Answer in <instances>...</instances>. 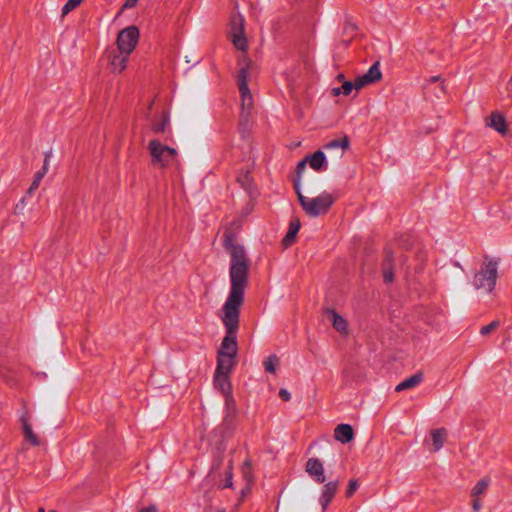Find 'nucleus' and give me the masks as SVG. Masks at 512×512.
<instances>
[{"label":"nucleus","mask_w":512,"mask_h":512,"mask_svg":"<svg viewBox=\"0 0 512 512\" xmlns=\"http://www.w3.org/2000/svg\"><path fill=\"white\" fill-rule=\"evenodd\" d=\"M230 255L229 277L231 285L220 314L226 328V336L218 351L219 356H236V332L239 327V313L244 303V294L248 284L249 259L244 247L231 245Z\"/></svg>","instance_id":"obj_1"},{"label":"nucleus","mask_w":512,"mask_h":512,"mask_svg":"<svg viewBox=\"0 0 512 512\" xmlns=\"http://www.w3.org/2000/svg\"><path fill=\"white\" fill-rule=\"evenodd\" d=\"M498 267L499 262L497 260L485 257L479 270L473 276V287L484 293L492 292L498 277Z\"/></svg>","instance_id":"obj_2"},{"label":"nucleus","mask_w":512,"mask_h":512,"mask_svg":"<svg viewBox=\"0 0 512 512\" xmlns=\"http://www.w3.org/2000/svg\"><path fill=\"white\" fill-rule=\"evenodd\" d=\"M381 78H382V73L380 70V64H379V62H375L365 74L357 77L354 82L345 81V82H343L341 87L333 88L332 94L334 96H338L340 94L348 96L351 94L353 89L360 90L370 84H374V83L380 81Z\"/></svg>","instance_id":"obj_3"},{"label":"nucleus","mask_w":512,"mask_h":512,"mask_svg":"<svg viewBox=\"0 0 512 512\" xmlns=\"http://www.w3.org/2000/svg\"><path fill=\"white\" fill-rule=\"evenodd\" d=\"M295 189L302 208L306 214L312 217L326 214L335 201V198L327 192H323L315 198H309L299 191L297 184L295 185Z\"/></svg>","instance_id":"obj_4"},{"label":"nucleus","mask_w":512,"mask_h":512,"mask_svg":"<svg viewBox=\"0 0 512 512\" xmlns=\"http://www.w3.org/2000/svg\"><path fill=\"white\" fill-rule=\"evenodd\" d=\"M247 75L248 71H246L245 68L240 69L238 74V87L241 97L242 112L240 116L239 130L243 137L248 130L250 113L253 106L252 94L247 84Z\"/></svg>","instance_id":"obj_5"},{"label":"nucleus","mask_w":512,"mask_h":512,"mask_svg":"<svg viewBox=\"0 0 512 512\" xmlns=\"http://www.w3.org/2000/svg\"><path fill=\"white\" fill-rule=\"evenodd\" d=\"M148 150L154 166L168 168L178 165V153L174 148L164 145L158 140H151Z\"/></svg>","instance_id":"obj_6"},{"label":"nucleus","mask_w":512,"mask_h":512,"mask_svg":"<svg viewBox=\"0 0 512 512\" xmlns=\"http://www.w3.org/2000/svg\"><path fill=\"white\" fill-rule=\"evenodd\" d=\"M139 29L131 25L118 33L116 44L119 50L131 54L139 40Z\"/></svg>","instance_id":"obj_7"},{"label":"nucleus","mask_w":512,"mask_h":512,"mask_svg":"<svg viewBox=\"0 0 512 512\" xmlns=\"http://www.w3.org/2000/svg\"><path fill=\"white\" fill-rule=\"evenodd\" d=\"M230 36L234 46L241 51L247 47V41L244 36V18L242 15H233L230 22Z\"/></svg>","instance_id":"obj_8"},{"label":"nucleus","mask_w":512,"mask_h":512,"mask_svg":"<svg viewBox=\"0 0 512 512\" xmlns=\"http://www.w3.org/2000/svg\"><path fill=\"white\" fill-rule=\"evenodd\" d=\"M130 54H126L118 48H112L107 52L109 70L114 74L122 73L127 66Z\"/></svg>","instance_id":"obj_9"},{"label":"nucleus","mask_w":512,"mask_h":512,"mask_svg":"<svg viewBox=\"0 0 512 512\" xmlns=\"http://www.w3.org/2000/svg\"><path fill=\"white\" fill-rule=\"evenodd\" d=\"M338 487V481H329L322 487L319 497V503L321 505L322 512H325L328 508L338 490Z\"/></svg>","instance_id":"obj_10"},{"label":"nucleus","mask_w":512,"mask_h":512,"mask_svg":"<svg viewBox=\"0 0 512 512\" xmlns=\"http://www.w3.org/2000/svg\"><path fill=\"white\" fill-rule=\"evenodd\" d=\"M306 472L316 483L325 482L324 466L318 458H310L306 463Z\"/></svg>","instance_id":"obj_11"},{"label":"nucleus","mask_w":512,"mask_h":512,"mask_svg":"<svg viewBox=\"0 0 512 512\" xmlns=\"http://www.w3.org/2000/svg\"><path fill=\"white\" fill-rule=\"evenodd\" d=\"M486 125L501 135L508 133V126L505 117L499 112H493L487 119Z\"/></svg>","instance_id":"obj_12"},{"label":"nucleus","mask_w":512,"mask_h":512,"mask_svg":"<svg viewBox=\"0 0 512 512\" xmlns=\"http://www.w3.org/2000/svg\"><path fill=\"white\" fill-rule=\"evenodd\" d=\"M447 438V431L444 428L435 429L431 432V441L429 442V450L431 452L439 451Z\"/></svg>","instance_id":"obj_13"},{"label":"nucleus","mask_w":512,"mask_h":512,"mask_svg":"<svg viewBox=\"0 0 512 512\" xmlns=\"http://www.w3.org/2000/svg\"><path fill=\"white\" fill-rule=\"evenodd\" d=\"M169 125V115L162 110L151 119V129L155 133H164Z\"/></svg>","instance_id":"obj_14"},{"label":"nucleus","mask_w":512,"mask_h":512,"mask_svg":"<svg viewBox=\"0 0 512 512\" xmlns=\"http://www.w3.org/2000/svg\"><path fill=\"white\" fill-rule=\"evenodd\" d=\"M214 386L221 391L223 396L232 394V386L229 381V374L215 372Z\"/></svg>","instance_id":"obj_15"},{"label":"nucleus","mask_w":512,"mask_h":512,"mask_svg":"<svg viewBox=\"0 0 512 512\" xmlns=\"http://www.w3.org/2000/svg\"><path fill=\"white\" fill-rule=\"evenodd\" d=\"M334 437L343 444L349 443L354 438L353 428L349 424H339L334 430Z\"/></svg>","instance_id":"obj_16"},{"label":"nucleus","mask_w":512,"mask_h":512,"mask_svg":"<svg viewBox=\"0 0 512 512\" xmlns=\"http://www.w3.org/2000/svg\"><path fill=\"white\" fill-rule=\"evenodd\" d=\"M225 408H224V422L231 423L237 414L236 401L232 394L224 396Z\"/></svg>","instance_id":"obj_17"},{"label":"nucleus","mask_w":512,"mask_h":512,"mask_svg":"<svg viewBox=\"0 0 512 512\" xmlns=\"http://www.w3.org/2000/svg\"><path fill=\"white\" fill-rule=\"evenodd\" d=\"M327 318L339 333L346 334L348 332L347 321L334 310H329L327 312Z\"/></svg>","instance_id":"obj_18"},{"label":"nucleus","mask_w":512,"mask_h":512,"mask_svg":"<svg viewBox=\"0 0 512 512\" xmlns=\"http://www.w3.org/2000/svg\"><path fill=\"white\" fill-rule=\"evenodd\" d=\"M235 356H219L217 358L216 372L230 374L235 365Z\"/></svg>","instance_id":"obj_19"},{"label":"nucleus","mask_w":512,"mask_h":512,"mask_svg":"<svg viewBox=\"0 0 512 512\" xmlns=\"http://www.w3.org/2000/svg\"><path fill=\"white\" fill-rule=\"evenodd\" d=\"M21 423L25 440L33 446H38L40 444L39 437L33 432L32 427L28 422V419L22 417Z\"/></svg>","instance_id":"obj_20"},{"label":"nucleus","mask_w":512,"mask_h":512,"mask_svg":"<svg viewBox=\"0 0 512 512\" xmlns=\"http://www.w3.org/2000/svg\"><path fill=\"white\" fill-rule=\"evenodd\" d=\"M423 380V377H422V374L421 373H417V374H414L410 377H408L407 379L403 380L402 382H400L395 390L397 392H401V391H404V390H408V389H412L416 386H418Z\"/></svg>","instance_id":"obj_21"},{"label":"nucleus","mask_w":512,"mask_h":512,"mask_svg":"<svg viewBox=\"0 0 512 512\" xmlns=\"http://www.w3.org/2000/svg\"><path fill=\"white\" fill-rule=\"evenodd\" d=\"M311 168L322 171L327 168L326 156L322 151L315 152L309 159Z\"/></svg>","instance_id":"obj_22"},{"label":"nucleus","mask_w":512,"mask_h":512,"mask_svg":"<svg viewBox=\"0 0 512 512\" xmlns=\"http://www.w3.org/2000/svg\"><path fill=\"white\" fill-rule=\"evenodd\" d=\"M490 484V481L488 478H483L479 480L475 486L472 488L471 491V497L476 498L480 497L481 495L485 494L486 490L488 489V486Z\"/></svg>","instance_id":"obj_23"},{"label":"nucleus","mask_w":512,"mask_h":512,"mask_svg":"<svg viewBox=\"0 0 512 512\" xmlns=\"http://www.w3.org/2000/svg\"><path fill=\"white\" fill-rule=\"evenodd\" d=\"M300 229V223L298 220L292 221L289 226V230L286 236L283 239V242L286 246H289L295 239L296 234Z\"/></svg>","instance_id":"obj_24"},{"label":"nucleus","mask_w":512,"mask_h":512,"mask_svg":"<svg viewBox=\"0 0 512 512\" xmlns=\"http://www.w3.org/2000/svg\"><path fill=\"white\" fill-rule=\"evenodd\" d=\"M349 146V139L344 136L343 138H338V139H334V140H331L329 141L324 147L325 149H336V148H341L342 150H345L347 149Z\"/></svg>","instance_id":"obj_25"},{"label":"nucleus","mask_w":512,"mask_h":512,"mask_svg":"<svg viewBox=\"0 0 512 512\" xmlns=\"http://www.w3.org/2000/svg\"><path fill=\"white\" fill-rule=\"evenodd\" d=\"M279 364V359L278 357H276L275 355H272L270 357H268L265 361H264V368H265V371L269 372V373H275L276 372V369H277V366Z\"/></svg>","instance_id":"obj_26"},{"label":"nucleus","mask_w":512,"mask_h":512,"mask_svg":"<svg viewBox=\"0 0 512 512\" xmlns=\"http://www.w3.org/2000/svg\"><path fill=\"white\" fill-rule=\"evenodd\" d=\"M47 173V168L45 169H42L41 171H38L35 176H34V180L33 182L31 183V186L28 190V192L31 194L33 191L37 190L39 185H40V182L42 181L43 177L45 176V174Z\"/></svg>","instance_id":"obj_27"},{"label":"nucleus","mask_w":512,"mask_h":512,"mask_svg":"<svg viewBox=\"0 0 512 512\" xmlns=\"http://www.w3.org/2000/svg\"><path fill=\"white\" fill-rule=\"evenodd\" d=\"M83 0H68L62 8V17H65L68 13L78 7Z\"/></svg>","instance_id":"obj_28"},{"label":"nucleus","mask_w":512,"mask_h":512,"mask_svg":"<svg viewBox=\"0 0 512 512\" xmlns=\"http://www.w3.org/2000/svg\"><path fill=\"white\" fill-rule=\"evenodd\" d=\"M500 325L498 320L492 321L490 324L483 326L480 330V334L486 336L490 334L492 331L496 330Z\"/></svg>","instance_id":"obj_29"},{"label":"nucleus","mask_w":512,"mask_h":512,"mask_svg":"<svg viewBox=\"0 0 512 512\" xmlns=\"http://www.w3.org/2000/svg\"><path fill=\"white\" fill-rule=\"evenodd\" d=\"M358 487H359L358 480H355V479L350 480L348 483V487L346 489V496L351 497L355 493V491L358 489Z\"/></svg>","instance_id":"obj_30"},{"label":"nucleus","mask_w":512,"mask_h":512,"mask_svg":"<svg viewBox=\"0 0 512 512\" xmlns=\"http://www.w3.org/2000/svg\"><path fill=\"white\" fill-rule=\"evenodd\" d=\"M383 277H384L385 282H387V283L392 282L394 279L393 270L391 268L385 266L383 269Z\"/></svg>","instance_id":"obj_31"},{"label":"nucleus","mask_w":512,"mask_h":512,"mask_svg":"<svg viewBox=\"0 0 512 512\" xmlns=\"http://www.w3.org/2000/svg\"><path fill=\"white\" fill-rule=\"evenodd\" d=\"M229 469H231V466H229ZM223 488H230L232 487V472L229 470L227 472V478L225 480V483L222 486Z\"/></svg>","instance_id":"obj_32"},{"label":"nucleus","mask_w":512,"mask_h":512,"mask_svg":"<svg viewBox=\"0 0 512 512\" xmlns=\"http://www.w3.org/2000/svg\"><path fill=\"white\" fill-rule=\"evenodd\" d=\"M243 476L248 482H251V467L248 464L243 467Z\"/></svg>","instance_id":"obj_33"},{"label":"nucleus","mask_w":512,"mask_h":512,"mask_svg":"<svg viewBox=\"0 0 512 512\" xmlns=\"http://www.w3.org/2000/svg\"><path fill=\"white\" fill-rule=\"evenodd\" d=\"M279 396L283 401H289L291 398V394L286 389H281L279 391Z\"/></svg>","instance_id":"obj_34"},{"label":"nucleus","mask_w":512,"mask_h":512,"mask_svg":"<svg viewBox=\"0 0 512 512\" xmlns=\"http://www.w3.org/2000/svg\"><path fill=\"white\" fill-rule=\"evenodd\" d=\"M482 507V503L479 499V497L473 498L472 500V508L474 511H479Z\"/></svg>","instance_id":"obj_35"},{"label":"nucleus","mask_w":512,"mask_h":512,"mask_svg":"<svg viewBox=\"0 0 512 512\" xmlns=\"http://www.w3.org/2000/svg\"><path fill=\"white\" fill-rule=\"evenodd\" d=\"M138 0H126L122 9H131L136 6Z\"/></svg>","instance_id":"obj_36"},{"label":"nucleus","mask_w":512,"mask_h":512,"mask_svg":"<svg viewBox=\"0 0 512 512\" xmlns=\"http://www.w3.org/2000/svg\"><path fill=\"white\" fill-rule=\"evenodd\" d=\"M48 165H49V155H46L45 156V160H44V165H43L42 169H45V168L48 169Z\"/></svg>","instance_id":"obj_37"},{"label":"nucleus","mask_w":512,"mask_h":512,"mask_svg":"<svg viewBox=\"0 0 512 512\" xmlns=\"http://www.w3.org/2000/svg\"><path fill=\"white\" fill-rule=\"evenodd\" d=\"M140 512H157V511L154 507H148V508L142 509Z\"/></svg>","instance_id":"obj_38"},{"label":"nucleus","mask_w":512,"mask_h":512,"mask_svg":"<svg viewBox=\"0 0 512 512\" xmlns=\"http://www.w3.org/2000/svg\"><path fill=\"white\" fill-rule=\"evenodd\" d=\"M343 78H344L343 74H339L338 77H337V79L340 80V81H342Z\"/></svg>","instance_id":"obj_39"},{"label":"nucleus","mask_w":512,"mask_h":512,"mask_svg":"<svg viewBox=\"0 0 512 512\" xmlns=\"http://www.w3.org/2000/svg\"><path fill=\"white\" fill-rule=\"evenodd\" d=\"M240 66H242L241 69L245 68L247 70V67L243 66V63H240Z\"/></svg>","instance_id":"obj_40"},{"label":"nucleus","mask_w":512,"mask_h":512,"mask_svg":"<svg viewBox=\"0 0 512 512\" xmlns=\"http://www.w3.org/2000/svg\"><path fill=\"white\" fill-rule=\"evenodd\" d=\"M219 512H223V511H219Z\"/></svg>","instance_id":"obj_41"}]
</instances>
